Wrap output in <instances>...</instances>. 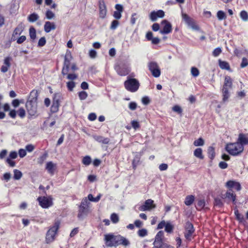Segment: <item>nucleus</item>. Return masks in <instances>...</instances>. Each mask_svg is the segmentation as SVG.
I'll return each mask as SVG.
<instances>
[{
    "instance_id": "1",
    "label": "nucleus",
    "mask_w": 248,
    "mask_h": 248,
    "mask_svg": "<svg viewBox=\"0 0 248 248\" xmlns=\"http://www.w3.org/2000/svg\"><path fill=\"white\" fill-rule=\"evenodd\" d=\"M104 241L106 246L108 248H116L120 245L127 247L130 244L129 240L124 237L120 234L114 235L113 233L105 234Z\"/></svg>"
},
{
    "instance_id": "2",
    "label": "nucleus",
    "mask_w": 248,
    "mask_h": 248,
    "mask_svg": "<svg viewBox=\"0 0 248 248\" xmlns=\"http://www.w3.org/2000/svg\"><path fill=\"white\" fill-rule=\"evenodd\" d=\"M60 220H55L53 225L49 228L46 235V242L47 244H49L55 240L56 235L60 227Z\"/></svg>"
},
{
    "instance_id": "3",
    "label": "nucleus",
    "mask_w": 248,
    "mask_h": 248,
    "mask_svg": "<svg viewBox=\"0 0 248 248\" xmlns=\"http://www.w3.org/2000/svg\"><path fill=\"white\" fill-rule=\"evenodd\" d=\"M225 150L231 155L236 156L243 152L244 147L236 141L227 143L225 146Z\"/></svg>"
},
{
    "instance_id": "4",
    "label": "nucleus",
    "mask_w": 248,
    "mask_h": 248,
    "mask_svg": "<svg viewBox=\"0 0 248 248\" xmlns=\"http://www.w3.org/2000/svg\"><path fill=\"white\" fill-rule=\"evenodd\" d=\"M140 86V82L137 79L129 77H127V80L124 82L125 89L131 93L137 92L139 89Z\"/></svg>"
},
{
    "instance_id": "5",
    "label": "nucleus",
    "mask_w": 248,
    "mask_h": 248,
    "mask_svg": "<svg viewBox=\"0 0 248 248\" xmlns=\"http://www.w3.org/2000/svg\"><path fill=\"white\" fill-rule=\"evenodd\" d=\"M26 108L29 115V118L32 117H36L38 114L37 113V102H26L25 104Z\"/></svg>"
},
{
    "instance_id": "6",
    "label": "nucleus",
    "mask_w": 248,
    "mask_h": 248,
    "mask_svg": "<svg viewBox=\"0 0 248 248\" xmlns=\"http://www.w3.org/2000/svg\"><path fill=\"white\" fill-rule=\"evenodd\" d=\"M89 204L90 202L86 198L82 199L81 202V204L79 206V210L78 214V218H81L84 216H86L89 210Z\"/></svg>"
},
{
    "instance_id": "7",
    "label": "nucleus",
    "mask_w": 248,
    "mask_h": 248,
    "mask_svg": "<svg viewBox=\"0 0 248 248\" xmlns=\"http://www.w3.org/2000/svg\"><path fill=\"white\" fill-rule=\"evenodd\" d=\"M62 98V95L60 93H56L53 94L52 105L50 108V111L52 113H56L59 111L61 100Z\"/></svg>"
},
{
    "instance_id": "8",
    "label": "nucleus",
    "mask_w": 248,
    "mask_h": 248,
    "mask_svg": "<svg viewBox=\"0 0 248 248\" xmlns=\"http://www.w3.org/2000/svg\"><path fill=\"white\" fill-rule=\"evenodd\" d=\"M53 198L51 196L48 197L45 196L39 197L37 198V201L39 202V205L43 208H48L53 204Z\"/></svg>"
},
{
    "instance_id": "9",
    "label": "nucleus",
    "mask_w": 248,
    "mask_h": 248,
    "mask_svg": "<svg viewBox=\"0 0 248 248\" xmlns=\"http://www.w3.org/2000/svg\"><path fill=\"white\" fill-rule=\"evenodd\" d=\"M182 19L185 21L186 24L191 28L193 30L195 31H199L200 30L199 26L196 24L195 20L190 17L186 13L182 14Z\"/></svg>"
},
{
    "instance_id": "10",
    "label": "nucleus",
    "mask_w": 248,
    "mask_h": 248,
    "mask_svg": "<svg viewBox=\"0 0 248 248\" xmlns=\"http://www.w3.org/2000/svg\"><path fill=\"white\" fill-rule=\"evenodd\" d=\"M72 58L71 52L70 51L67 52L64 57L63 66L62 71V74L63 75H66L69 72Z\"/></svg>"
},
{
    "instance_id": "11",
    "label": "nucleus",
    "mask_w": 248,
    "mask_h": 248,
    "mask_svg": "<svg viewBox=\"0 0 248 248\" xmlns=\"http://www.w3.org/2000/svg\"><path fill=\"white\" fill-rule=\"evenodd\" d=\"M148 67L152 75L155 78H158L160 76L161 71L156 62H150L148 63Z\"/></svg>"
},
{
    "instance_id": "12",
    "label": "nucleus",
    "mask_w": 248,
    "mask_h": 248,
    "mask_svg": "<svg viewBox=\"0 0 248 248\" xmlns=\"http://www.w3.org/2000/svg\"><path fill=\"white\" fill-rule=\"evenodd\" d=\"M185 229V237L188 240H191L192 235L195 232V229L193 225L189 221H187L186 222Z\"/></svg>"
},
{
    "instance_id": "13",
    "label": "nucleus",
    "mask_w": 248,
    "mask_h": 248,
    "mask_svg": "<svg viewBox=\"0 0 248 248\" xmlns=\"http://www.w3.org/2000/svg\"><path fill=\"white\" fill-rule=\"evenodd\" d=\"M156 207V205L152 199H148L145 201L144 203L140 205L139 210L141 211H150Z\"/></svg>"
},
{
    "instance_id": "14",
    "label": "nucleus",
    "mask_w": 248,
    "mask_h": 248,
    "mask_svg": "<svg viewBox=\"0 0 248 248\" xmlns=\"http://www.w3.org/2000/svg\"><path fill=\"white\" fill-rule=\"evenodd\" d=\"M162 24H164V26L159 32L162 34H168L172 31V26L171 24L167 20H163L161 21Z\"/></svg>"
},
{
    "instance_id": "15",
    "label": "nucleus",
    "mask_w": 248,
    "mask_h": 248,
    "mask_svg": "<svg viewBox=\"0 0 248 248\" xmlns=\"http://www.w3.org/2000/svg\"><path fill=\"white\" fill-rule=\"evenodd\" d=\"M221 198L223 199H228L229 201H232L233 204L236 203V194L232 189L229 188L225 194H222Z\"/></svg>"
},
{
    "instance_id": "16",
    "label": "nucleus",
    "mask_w": 248,
    "mask_h": 248,
    "mask_svg": "<svg viewBox=\"0 0 248 248\" xmlns=\"http://www.w3.org/2000/svg\"><path fill=\"white\" fill-rule=\"evenodd\" d=\"M165 16V12L162 10L152 11L150 14V18L152 21H155L157 18H163Z\"/></svg>"
},
{
    "instance_id": "17",
    "label": "nucleus",
    "mask_w": 248,
    "mask_h": 248,
    "mask_svg": "<svg viewBox=\"0 0 248 248\" xmlns=\"http://www.w3.org/2000/svg\"><path fill=\"white\" fill-rule=\"evenodd\" d=\"M99 17L104 18L107 14V7L104 0H99Z\"/></svg>"
},
{
    "instance_id": "18",
    "label": "nucleus",
    "mask_w": 248,
    "mask_h": 248,
    "mask_svg": "<svg viewBox=\"0 0 248 248\" xmlns=\"http://www.w3.org/2000/svg\"><path fill=\"white\" fill-rule=\"evenodd\" d=\"M114 68L117 74L121 76H125L129 74L127 68L124 65H116Z\"/></svg>"
},
{
    "instance_id": "19",
    "label": "nucleus",
    "mask_w": 248,
    "mask_h": 248,
    "mask_svg": "<svg viewBox=\"0 0 248 248\" xmlns=\"http://www.w3.org/2000/svg\"><path fill=\"white\" fill-rule=\"evenodd\" d=\"M12 59L11 57L8 56L5 58L3 61V65L1 67V71L2 73H6L8 71L11 66V62Z\"/></svg>"
},
{
    "instance_id": "20",
    "label": "nucleus",
    "mask_w": 248,
    "mask_h": 248,
    "mask_svg": "<svg viewBox=\"0 0 248 248\" xmlns=\"http://www.w3.org/2000/svg\"><path fill=\"white\" fill-rule=\"evenodd\" d=\"M226 186L230 189L233 188L236 191H239L241 189L240 184L239 182L233 180H229L227 181L226 184Z\"/></svg>"
},
{
    "instance_id": "21",
    "label": "nucleus",
    "mask_w": 248,
    "mask_h": 248,
    "mask_svg": "<svg viewBox=\"0 0 248 248\" xmlns=\"http://www.w3.org/2000/svg\"><path fill=\"white\" fill-rule=\"evenodd\" d=\"M115 8L116 11L113 13V16L116 19H119L122 17V13L123 12V6L120 4H117L115 6Z\"/></svg>"
},
{
    "instance_id": "22",
    "label": "nucleus",
    "mask_w": 248,
    "mask_h": 248,
    "mask_svg": "<svg viewBox=\"0 0 248 248\" xmlns=\"http://www.w3.org/2000/svg\"><path fill=\"white\" fill-rule=\"evenodd\" d=\"M237 141L244 147L248 144V134L240 133Z\"/></svg>"
},
{
    "instance_id": "23",
    "label": "nucleus",
    "mask_w": 248,
    "mask_h": 248,
    "mask_svg": "<svg viewBox=\"0 0 248 248\" xmlns=\"http://www.w3.org/2000/svg\"><path fill=\"white\" fill-rule=\"evenodd\" d=\"M23 31V28L21 25H18L14 30L12 37V41H15L17 39V37L20 35Z\"/></svg>"
},
{
    "instance_id": "24",
    "label": "nucleus",
    "mask_w": 248,
    "mask_h": 248,
    "mask_svg": "<svg viewBox=\"0 0 248 248\" xmlns=\"http://www.w3.org/2000/svg\"><path fill=\"white\" fill-rule=\"evenodd\" d=\"M39 93L36 90H32L30 93L29 98L27 102H37Z\"/></svg>"
},
{
    "instance_id": "25",
    "label": "nucleus",
    "mask_w": 248,
    "mask_h": 248,
    "mask_svg": "<svg viewBox=\"0 0 248 248\" xmlns=\"http://www.w3.org/2000/svg\"><path fill=\"white\" fill-rule=\"evenodd\" d=\"M56 169V164H54L52 161H49L46 163V169L51 175H53L54 174Z\"/></svg>"
},
{
    "instance_id": "26",
    "label": "nucleus",
    "mask_w": 248,
    "mask_h": 248,
    "mask_svg": "<svg viewBox=\"0 0 248 248\" xmlns=\"http://www.w3.org/2000/svg\"><path fill=\"white\" fill-rule=\"evenodd\" d=\"M44 28L45 31L46 33H48L51 31L55 30L56 26L54 22L46 21L45 23Z\"/></svg>"
},
{
    "instance_id": "27",
    "label": "nucleus",
    "mask_w": 248,
    "mask_h": 248,
    "mask_svg": "<svg viewBox=\"0 0 248 248\" xmlns=\"http://www.w3.org/2000/svg\"><path fill=\"white\" fill-rule=\"evenodd\" d=\"M232 81L233 80L230 76H225L223 87L227 89H231L232 87Z\"/></svg>"
},
{
    "instance_id": "28",
    "label": "nucleus",
    "mask_w": 248,
    "mask_h": 248,
    "mask_svg": "<svg viewBox=\"0 0 248 248\" xmlns=\"http://www.w3.org/2000/svg\"><path fill=\"white\" fill-rule=\"evenodd\" d=\"M218 65H219V67L221 69L226 70L230 72L232 71L229 62L226 61H222L221 60H218Z\"/></svg>"
},
{
    "instance_id": "29",
    "label": "nucleus",
    "mask_w": 248,
    "mask_h": 248,
    "mask_svg": "<svg viewBox=\"0 0 248 248\" xmlns=\"http://www.w3.org/2000/svg\"><path fill=\"white\" fill-rule=\"evenodd\" d=\"M151 248H171V246L165 242H154Z\"/></svg>"
},
{
    "instance_id": "30",
    "label": "nucleus",
    "mask_w": 248,
    "mask_h": 248,
    "mask_svg": "<svg viewBox=\"0 0 248 248\" xmlns=\"http://www.w3.org/2000/svg\"><path fill=\"white\" fill-rule=\"evenodd\" d=\"M94 140L98 142L107 144L109 142L110 140L108 138H104L101 136H95L94 137Z\"/></svg>"
},
{
    "instance_id": "31",
    "label": "nucleus",
    "mask_w": 248,
    "mask_h": 248,
    "mask_svg": "<svg viewBox=\"0 0 248 248\" xmlns=\"http://www.w3.org/2000/svg\"><path fill=\"white\" fill-rule=\"evenodd\" d=\"M164 237V232L162 231H159L156 234L154 242H164L163 239Z\"/></svg>"
},
{
    "instance_id": "32",
    "label": "nucleus",
    "mask_w": 248,
    "mask_h": 248,
    "mask_svg": "<svg viewBox=\"0 0 248 248\" xmlns=\"http://www.w3.org/2000/svg\"><path fill=\"white\" fill-rule=\"evenodd\" d=\"M234 213L236 219L239 222L242 223L245 220L243 215L239 213L237 208L234 209Z\"/></svg>"
},
{
    "instance_id": "33",
    "label": "nucleus",
    "mask_w": 248,
    "mask_h": 248,
    "mask_svg": "<svg viewBox=\"0 0 248 248\" xmlns=\"http://www.w3.org/2000/svg\"><path fill=\"white\" fill-rule=\"evenodd\" d=\"M195 200V197L192 195L187 196L185 200V204L187 206L191 205Z\"/></svg>"
},
{
    "instance_id": "34",
    "label": "nucleus",
    "mask_w": 248,
    "mask_h": 248,
    "mask_svg": "<svg viewBox=\"0 0 248 248\" xmlns=\"http://www.w3.org/2000/svg\"><path fill=\"white\" fill-rule=\"evenodd\" d=\"M194 155L200 159H203L204 158V155L202 154V150L201 148H198L194 150Z\"/></svg>"
},
{
    "instance_id": "35",
    "label": "nucleus",
    "mask_w": 248,
    "mask_h": 248,
    "mask_svg": "<svg viewBox=\"0 0 248 248\" xmlns=\"http://www.w3.org/2000/svg\"><path fill=\"white\" fill-rule=\"evenodd\" d=\"M207 154L208 157L210 159L213 160L215 158L216 155L214 147L213 146L209 147L207 150Z\"/></svg>"
},
{
    "instance_id": "36",
    "label": "nucleus",
    "mask_w": 248,
    "mask_h": 248,
    "mask_svg": "<svg viewBox=\"0 0 248 248\" xmlns=\"http://www.w3.org/2000/svg\"><path fill=\"white\" fill-rule=\"evenodd\" d=\"M140 157L138 155H136L132 160V166L133 169L136 170L138 165L140 162Z\"/></svg>"
},
{
    "instance_id": "37",
    "label": "nucleus",
    "mask_w": 248,
    "mask_h": 248,
    "mask_svg": "<svg viewBox=\"0 0 248 248\" xmlns=\"http://www.w3.org/2000/svg\"><path fill=\"white\" fill-rule=\"evenodd\" d=\"M205 206V201L203 199L199 200L198 201L196 208L197 210L201 211Z\"/></svg>"
},
{
    "instance_id": "38",
    "label": "nucleus",
    "mask_w": 248,
    "mask_h": 248,
    "mask_svg": "<svg viewBox=\"0 0 248 248\" xmlns=\"http://www.w3.org/2000/svg\"><path fill=\"white\" fill-rule=\"evenodd\" d=\"M229 89L227 88H225V87L222 88V94H223V101L224 102L226 101L230 97Z\"/></svg>"
},
{
    "instance_id": "39",
    "label": "nucleus",
    "mask_w": 248,
    "mask_h": 248,
    "mask_svg": "<svg viewBox=\"0 0 248 248\" xmlns=\"http://www.w3.org/2000/svg\"><path fill=\"white\" fill-rule=\"evenodd\" d=\"M82 163L86 166H89L92 163L91 157L89 155H86L83 157Z\"/></svg>"
},
{
    "instance_id": "40",
    "label": "nucleus",
    "mask_w": 248,
    "mask_h": 248,
    "mask_svg": "<svg viewBox=\"0 0 248 248\" xmlns=\"http://www.w3.org/2000/svg\"><path fill=\"white\" fill-rule=\"evenodd\" d=\"M38 18H39L38 15L35 13L30 15L28 17V21L31 22H34L36 21L37 20H38Z\"/></svg>"
},
{
    "instance_id": "41",
    "label": "nucleus",
    "mask_w": 248,
    "mask_h": 248,
    "mask_svg": "<svg viewBox=\"0 0 248 248\" xmlns=\"http://www.w3.org/2000/svg\"><path fill=\"white\" fill-rule=\"evenodd\" d=\"M48 156V154L47 152H45L42 155H41L38 158V163L42 165L43 164L44 161L46 160V158Z\"/></svg>"
},
{
    "instance_id": "42",
    "label": "nucleus",
    "mask_w": 248,
    "mask_h": 248,
    "mask_svg": "<svg viewBox=\"0 0 248 248\" xmlns=\"http://www.w3.org/2000/svg\"><path fill=\"white\" fill-rule=\"evenodd\" d=\"M29 34L30 38L32 40H34L36 37V32L35 28L33 27H31L29 29Z\"/></svg>"
},
{
    "instance_id": "43",
    "label": "nucleus",
    "mask_w": 248,
    "mask_h": 248,
    "mask_svg": "<svg viewBox=\"0 0 248 248\" xmlns=\"http://www.w3.org/2000/svg\"><path fill=\"white\" fill-rule=\"evenodd\" d=\"M22 176V173L21 171L17 169H15L14 170V178L15 180H19Z\"/></svg>"
},
{
    "instance_id": "44",
    "label": "nucleus",
    "mask_w": 248,
    "mask_h": 248,
    "mask_svg": "<svg viewBox=\"0 0 248 248\" xmlns=\"http://www.w3.org/2000/svg\"><path fill=\"white\" fill-rule=\"evenodd\" d=\"M174 228V226L170 222H167L165 227V230L168 233H171L172 232Z\"/></svg>"
},
{
    "instance_id": "45",
    "label": "nucleus",
    "mask_w": 248,
    "mask_h": 248,
    "mask_svg": "<svg viewBox=\"0 0 248 248\" xmlns=\"http://www.w3.org/2000/svg\"><path fill=\"white\" fill-rule=\"evenodd\" d=\"M137 234L140 237H143L147 235L148 231L146 229L143 228L139 230L137 232Z\"/></svg>"
},
{
    "instance_id": "46",
    "label": "nucleus",
    "mask_w": 248,
    "mask_h": 248,
    "mask_svg": "<svg viewBox=\"0 0 248 248\" xmlns=\"http://www.w3.org/2000/svg\"><path fill=\"white\" fill-rule=\"evenodd\" d=\"M217 17L218 20H222L226 18V15L225 13L221 10H219L217 12Z\"/></svg>"
},
{
    "instance_id": "47",
    "label": "nucleus",
    "mask_w": 248,
    "mask_h": 248,
    "mask_svg": "<svg viewBox=\"0 0 248 248\" xmlns=\"http://www.w3.org/2000/svg\"><path fill=\"white\" fill-rule=\"evenodd\" d=\"M18 116L21 119L24 118L26 116V111L23 108H20L17 111Z\"/></svg>"
},
{
    "instance_id": "48",
    "label": "nucleus",
    "mask_w": 248,
    "mask_h": 248,
    "mask_svg": "<svg viewBox=\"0 0 248 248\" xmlns=\"http://www.w3.org/2000/svg\"><path fill=\"white\" fill-rule=\"evenodd\" d=\"M240 16L241 19L244 21L248 20V14L246 11H242L240 13Z\"/></svg>"
},
{
    "instance_id": "49",
    "label": "nucleus",
    "mask_w": 248,
    "mask_h": 248,
    "mask_svg": "<svg viewBox=\"0 0 248 248\" xmlns=\"http://www.w3.org/2000/svg\"><path fill=\"white\" fill-rule=\"evenodd\" d=\"M204 143V141L203 139L202 138H200L198 140H196L194 141L193 144L195 146H200L203 145Z\"/></svg>"
},
{
    "instance_id": "50",
    "label": "nucleus",
    "mask_w": 248,
    "mask_h": 248,
    "mask_svg": "<svg viewBox=\"0 0 248 248\" xmlns=\"http://www.w3.org/2000/svg\"><path fill=\"white\" fill-rule=\"evenodd\" d=\"M214 205L218 207H221L223 206V203L220 199L216 198L214 199Z\"/></svg>"
},
{
    "instance_id": "51",
    "label": "nucleus",
    "mask_w": 248,
    "mask_h": 248,
    "mask_svg": "<svg viewBox=\"0 0 248 248\" xmlns=\"http://www.w3.org/2000/svg\"><path fill=\"white\" fill-rule=\"evenodd\" d=\"M66 85L68 91L70 92L73 91L74 88L76 86L75 83L73 81L67 82L66 83Z\"/></svg>"
},
{
    "instance_id": "52",
    "label": "nucleus",
    "mask_w": 248,
    "mask_h": 248,
    "mask_svg": "<svg viewBox=\"0 0 248 248\" xmlns=\"http://www.w3.org/2000/svg\"><path fill=\"white\" fill-rule=\"evenodd\" d=\"M79 98L81 100H85L88 96V94L85 91H81L78 93Z\"/></svg>"
},
{
    "instance_id": "53",
    "label": "nucleus",
    "mask_w": 248,
    "mask_h": 248,
    "mask_svg": "<svg viewBox=\"0 0 248 248\" xmlns=\"http://www.w3.org/2000/svg\"><path fill=\"white\" fill-rule=\"evenodd\" d=\"M191 73L193 77H197L199 75L200 72L197 68L195 67H192L191 68Z\"/></svg>"
},
{
    "instance_id": "54",
    "label": "nucleus",
    "mask_w": 248,
    "mask_h": 248,
    "mask_svg": "<svg viewBox=\"0 0 248 248\" xmlns=\"http://www.w3.org/2000/svg\"><path fill=\"white\" fill-rule=\"evenodd\" d=\"M110 219L113 223H117L119 220L118 216L115 213H113L111 215Z\"/></svg>"
},
{
    "instance_id": "55",
    "label": "nucleus",
    "mask_w": 248,
    "mask_h": 248,
    "mask_svg": "<svg viewBox=\"0 0 248 248\" xmlns=\"http://www.w3.org/2000/svg\"><path fill=\"white\" fill-rule=\"evenodd\" d=\"M46 18L48 19H51L55 17V14L50 10H48L46 13Z\"/></svg>"
},
{
    "instance_id": "56",
    "label": "nucleus",
    "mask_w": 248,
    "mask_h": 248,
    "mask_svg": "<svg viewBox=\"0 0 248 248\" xmlns=\"http://www.w3.org/2000/svg\"><path fill=\"white\" fill-rule=\"evenodd\" d=\"M172 109L173 111L177 112L179 114H182L183 112L182 108L178 105L174 106Z\"/></svg>"
},
{
    "instance_id": "57",
    "label": "nucleus",
    "mask_w": 248,
    "mask_h": 248,
    "mask_svg": "<svg viewBox=\"0 0 248 248\" xmlns=\"http://www.w3.org/2000/svg\"><path fill=\"white\" fill-rule=\"evenodd\" d=\"M119 25V22L117 20H114L111 22L110 29L111 30H115Z\"/></svg>"
},
{
    "instance_id": "58",
    "label": "nucleus",
    "mask_w": 248,
    "mask_h": 248,
    "mask_svg": "<svg viewBox=\"0 0 248 248\" xmlns=\"http://www.w3.org/2000/svg\"><path fill=\"white\" fill-rule=\"evenodd\" d=\"M46 44V40L45 37H41L38 41V46L39 47H42L44 46Z\"/></svg>"
},
{
    "instance_id": "59",
    "label": "nucleus",
    "mask_w": 248,
    "mask_h": 248,
    "mask_svg": "<svg viewBox=\"0 0 248 248\" xmlns=\"http://www.w3.org/2000/svg\"><path fill=\"white\" fill-rule=\"evenodd\" d=\"M131 125L132 127L135 129L136 130L140 127V124L139 123L135 120L132 121L131 122Z\"/></svg>"
},
{
    "instance_id": "60",
    "label": "nucleus",
    "mask_w": 248,
    "mask_h": 248,
    "mask_svg": "<svg viewBox=\"0 0 248 248\" xmlns=\"http://www.w3.org/2000/svg\"><path fill=\"white\" fill-rule=\"evenodd\" d=\"M221 49L220 47L215 48L213 51V55L214 57H217L221 53Z\"/></svg>"
},
{
    "instance_id": "61",
    "label": "nucleus",
    "mask_w": 248,
    "mask_h": 248,
    "mask_svg": "<svg viewBox=\"0 0 248 248\" xmlns=\"http://www.w3.org/2000/svg\"><path fill=\"white\" fill-rule=\"evenodd\" d=\"M26 40V37L25 35H22L19 38H17L16 43L18 44L23 43Z\"/></svg>"
},
{
    "instance_id": "62",
    "label": "nucleus",
    "mask_w": 248,
    "mask_h": 248,
    "mask_svg": "<svg viewBox=\"0 0 248 248\" xmlns=\"http://www.w3.org/2000/svg\"><path fill=\"white\" fill-rule=\"evenodd\" d=\"M248 65V60L246 58H243L240 64L241 68H244Z\"/></svg>"
},
{
    "instance_id": "63",
    "label": "nucleus",
    "mask_w": 248,
    "mask_h": 248,
    "mask_svg": "<svg viewBox=\"0 0 248 248\" xmlns=\"http://www.w3.org/2000/svg\"><path fill=\"white\" fill-rule=\"evenodd\" d=\"M17 112L15 109H11L10 110L9 113V116L15 119L16 116Z\"/></svg>"
},
{
    "instance_id": "64",
    "label": "nucleus",
    "mask_w": 248,
    "mask_h": 248,
    "mask_svg": "<svg viewBox=\"0 0 248 248\" xmlns=\"http://www.w3.org/2000/svg\"><path fill=\"white\" fill-rule=\"evenodd\" d=\"M34 146L31 144H28L25 147L26 150L29 152H32L34 150Z\"/></svg>"
}]
</instances>
